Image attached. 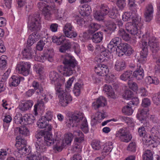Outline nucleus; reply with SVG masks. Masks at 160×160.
<instances>
[{
    "label": "nucleus",
    "mask_w": 160,
    "mask_h": 160,
    "mask_svg": "<svg viewBox=\"0 0 160 160\" xmlns=\"http://www.w3.org/2000/svg\"><path fill=\"white\" fill-rule=\"evenodd\" d=\"M41 17L39 13L36 12L29 16L28 18V27L30 30L35 32L30 35L27 41V44L29 47L32 46L34 43L38 40L39 36L36 32L40 30L41 28Z\"/></svg>",
    "instance_id": "nucleus-1"
},
{
    "label": "nucleus",
    "mask_w": 160,
    "mask_h": 160,
    "mask_svg": "<svg viewBox=\"0 0 160 160\" xmlns=\"http://www.w3.org/2000/svg\"><path fill=\"white\" fill-rule=\"evenodd\" d=\"M52 134L49 131H37L35 135L37 140L35 147L38 152H43L46 150V147L50 146L55 142Z\"/></svg>",
    "instance_id": "nucleus-2"
},
{
    "label": "nucleus",
    "mask_w": 160,
    "mask_h": 160,
    "mask_svg": "<svg viewBox=\"0 0 160 160\" xmlns=\"http://www.w3.org/2000/svg\"><path fill=\"white\" fill-rule=\"evenodd\" d=\"M82 121L80 128L85 133H87L89 131L87 120L81 112H75L68 117L66 122L67 125L69 128L77 127L79 123Z\"/></svg>",
    "instance_id": "nucleus-3"
},
{
    "label": "nucleus",
    "mask_w": 160,
    "mask_h": 160,
    "mask_svg": "<svg viewBox=\"0 0 160 160\" xmlns=\"http://www.w3.org/2000/svg\"><path fill=\"white\" fill-rule=\"evenodd\" d=\"M63 63L64 64L63 68V75L65 76L72 75L77 64L74 57L70 54L67 53L64 57Z\"/></svg>",
    "instance_id": "nucleus-4"
},
{
    "label": "nucleus",
    "mask_w": 160,
    "mask_h": 160,
    "mask_svg": "<svg viewBox=\"0 0 160 160\" xmlns=\"http://www.w3.org/2000/svg\"><path fill=\"white\" fill-rule=\"evenodd\" d=\"M57 87L58 89L56 90L59 98L60 103L62 106H65L72 101V97L69 93L64 91L62 87L59 88L58 87Z\"/></svg>",
    "instance_id": "nucleus-5"
},
{
    "label": "nucleus",
    "mask_w": 160,
    "mask_h": 160,
    "mask_svg": "<svg viewBox=\"0 0 160 160\" xmlns=\"http://www.w3.org/2000/svg\"><path fill=\"white\" fill-rule=\"evenodd\" d=\"M49 77L52 84L55 85V90L58 89L57 87H58L59 88L62 87V85L65 81L64 78H60L58 73L54 71L50 73Z\"/></svg>",
    "instance_id": "nucleus-6"
},
{
    "label": "nucleus",
    "mask_w": 160,
    "mask_h": 160,
    "mask_svg": "<svg viewBox=\"0 0 160 160\" xmlns=\"http://www.w3.org/2000/svg\"><path fill=\"white\" fill-rule=\"evenodd\" d=\"M116 137L121 141L128 142L132 138V136L125 128H122L117 131L115 134Z\"/></svg>",
    "instance_id": "nucleus-7"
},
{
    "label": "nucleus",
    "mask_w": 160,
    "mask_h": 160,
    "mask_svg": "<svg viewBox=\"0 0 160 160\" xmlns=\"http://www.w3.org/2000/svg\"><path fill=\"white\" fill-rule=\"evenodd\" d=\"M31 64L29 62H22L17 64L16 69L19 73L27 76L30 73Z\"/></svg>",
    "instance_id": "nucleus-8"
},
{
    "label": "nucleus",
    "mask_w": 160,
    "mask_h": 160,
    "mask_svg": "<svg viewBox=\"0 0 160 160\" xmlns=\"http://www.w3.org/2000/svg\"><path fill=\"white\" fill-rule=\"evenodd\" d=\"M148 111V110L147 108L140 109L138 111L139 113L137 114V117L143 124L142 127L149 126V122L147 119Z\"/></svg>",
    "instance_id": "nucleus-9"
},
{
    "label": "nucleus",
    "mask_w": 160,
    "mask_h": 160,
    "mask_svg": "<svg viewBox=\"0 0 160 160\" xmlns=\"http://www.w3.org/2000/svg\"><path fill=\"white\" fill-rule=\"evenodd\" d=\"M95 71L98 76L104 77L107 76L109 72L108 67L105 65H98L94 68Z\"/></svg>",
    "instance_id": "nucleus-10"
},
{
    "label": "nucleus",
    "mask_w": 160,
    "mask_h": 160,
    "mask_svg": "<svg viewBox=\"0 0 160 160\" xmlns=\"http://www.w3.org/2000/svg\"><path fill=\"white\" fill-rule=\"evenodd\" d=\"M148 45L147 42L143 41L142 42L141 48L142 50L141 51L140 58L139 61L140 62L144 63L146 60V58L148 55Z\"/></svg>",
    "instance_id": "nucleus-11"
},
{
    "label": "nucleus",
    "mask_w": 160,
    "mask_h": 160,
    "mask_svg": "<svg viewBox=\"0 0 160 160\" xmlns=\"http://www.w3.org/2000/svg\"><path fill=\"white\" fill-rule=\"evenodd\" d=\"M73 28L72 26L70 23H67L65 25L63 31L67 37L71 38L76 37L77 36V32L72 30Z\"/></svg>",
    "instance_id": "nucleus-12"
},
{
    "label": "nucleus",
    "mask_w": 160,
    "mask_h": 160,
    "mask_svg": "<svg viewBox=\"0 0 160 160\" xmlns=\"http://www.w3.org/2000/svg\"><path fill=\"white\" fill-rule=\"evenodd\" d=\"M148 45L153 53L157 52L160 49L159 43L154 37H152L149 39Z\"/></svg>",
    "instance_id": "nucleus-13"
},
{
    "label": "nucleus",
    "mask_w": 160,
    "mask_h": 160,
    "mask_svg": "<svg viewBox=\"0 0 160 160\" xmlns=\"http://www.w3.org/2000/svg\"><path fill=\"white\" fill-rule=\"evenodd\" d=\"M118 48L122 52L128 56L134 52V50L130 45L127 43H122L120 44V46H118Z\"/></svg>",
    "instance_id": "nucleus-14"
},
{
    "label": "nucleus",
    "mask_w": 160,
    "mask_h": 160,
    "mask_svg": "<svg viewBox=\"0 0 160 160\" xmlns=\"http://www.w3.org/2000/svg\"><path fill=\"white\" fill-rule=\"evenodd\" d=\"M37 125L38 127L40 128H46V130L48 131H51L52 127L47 122L46 120L44 118L41 117L37 122Z\"/></svg>",
    "instance_id": "nucleus-15"
},
{
    "label": "nucleus",
    "mask_w": 160,
    "mask_h": 160,
    "mask_svg": "<svg viewBox=\"0 0 160 160\" xmlns=\"http://www.w3.org/2000/svg\"><path fill=\"white\" fill-rule=\"evenodd\" d=\"M35 120V118L31 114L28 115L26 114L20 118V123L22 122L23 124L25 125L30 124L33 123Z\"/></svg>",
    "instance_id": "nucleus-16"
},
{
    "label": "nucleus",
    "mask_w": 160,
    "mask_h": 160,
    "mask_svg": "<svg viewBox=\"0 0 160 160\" xmlns=\"http://www.w3.org/2000/svg\"><path fill=\"white\" fill-rule=\"evenodd\" d=\"M153 12V7L152 5H148L146 8L144 12L145 20L146 22H149L152 18Z\"/></svg>",
    "instance_id": "nucleus-17"
},
{
    "label": "nucleus",
    "mask_w": 160,
    "mask_h": 160,
    "mask_svg": "<svg viewBox=\"0 0 160 160\" xmlns=\"http://www.w3.org/2000/svg\"><path fill=\"white\" fill-rule=\"evenodd\" d=\"M106 102V100L105 98L102 96H100L97 99L95 102L92 103V106L96 109L100 107L104 106Z\"/></svg>",
    "instance_id": "nucleus-18"
},
{
    "label": "nucleus",
    "mask_w": 160,
    "mask_h": 160,
    "mask_svg": "<svg viewBox=\"0 0 160 160\" xmlns=\"http://www.w3.org/2000/svg\"><path fill=\"white\" fill-rule=\"evenodd\" d=\"M33 104V102L31 100H27L21 103L18 106V108L22 111H26L31 108Z\"/></svg>",
    "instance_id": "nucleus-19"
},
{
    "label": "nucleus",
    "mask_w": 160,
    "mask_h": 160,
    "mask_svg": "<svg viewBox=\"0 0 160 160\" xmlns=\"http://www.w3.org/2000/svg\"><path fill=\"white\" fill-rule=\"evenodd\" d=\"M23 54L25 58H31L36 57V52L35 51L32 50L31 47H29L24 49L23 52Z\"/></svg>",
    "instance_id": "nucleus-20"
},
{
    "label": "nucleus",
    "mask_w": 160,
    "mask_h": 160,
    "mask_svg": "<svg viewBox=\"0 0 160 160\" xmlns=\"http://www.w3.org/2000/svg\"><path fill=\"white\" fill-rule=\"evenodd\" d=\"M126 30L132 35H136L138 32V28L136 26H134L133 24H132L131 22L126 24Z\"/></svg>",
    "instance_id": "nucleus-21"
},
{
    "label": "nucleus",
    "mask_w": 160,
    "mask_h": 160,
    "mask_svg": "<svg viewBox=\"0 0 160 160\" xmlns=\"http://www.w3.org/2000/svg\"><path fill=\"white\" fill-rule=\"evenodd\" d=\"M81 11L80 13L82 16H89L91 12V9L88 5L85 4L82 6L81 7Z\"/></svg>",
    "instance_id": "nucleus-22"
},
{
    "label": "nucleus",
    "mask_w": 160,
    "mask_h": 160,
    "mask_svg": "<svg viewBox=\"0 0 160 160\" xmlns=\"http://www.w3.org/2000/svg\"><path fill=\"white\" fill-rule=\"evenodd\" d=\"M139 68L135 71L133 72L132 76L138 80L142 79L144 77V71L142 68L140 66H139Z\"/></svg>",
    "instance_id": "nucleus-23"
},
{
    "label": "nucleus",
    "mask_w": 160,
    "mask_h": 160,
    "mask_svg": "<svg viewBox=\"0 0 160 160\" xmlns=\"http://www.w3.org/2000/svg\"><path fill=\"white\" fill-rule=\"evenodd\" d=\"M103 90L106 92V94L108 97L113 99L116 98V96L111 86L105 85L103 86Z\"/></svg>",
    "instance_id": "nucleus-24"
},
{
    "label": "nucleus",
    "mask_w": 160,
    "mask_h": 160,
    "mask_svg": "<svg viewBox=\"0 0 160 160\" xmlns=\"http://www.w3.org/2000/svg\"><path fill=\"white\" fill-rule=\"evenodd\" d=\"M72 42L70 40L66 39L63 43V45H62L59 48V51L61 52H65L66 51L70 49L72 46Z\"/></svg>",
    "instance_id": "nucleus-25"
},
{
    "label": "nucleus",
    "mask_w": 160,
    "mask_h": 160,
    "mask_svg": "<svg viewBox=\"0 0 160 160\" xmlns=\"http://www.w3.org/2000/svg\"><path fill=\"white\" fill-rule=\"evenodd\" d=\"M73 134L74 136L76 137H77L75 139V141L76 142L81 143L84 140V134L82 132L79 130H75L73 131Z\"/></svg>",
    "instance_id": "nucleus-26"
},
{
    "label": "nucleus",
    "mask_w": 160,
    "mask_h": 160,
    "mask_svg": "<svg viewBox=\"0 0 160 160\" xmlns=\"http://www.w3.org/2000/svg\"><path fill=\"white\" fill-rule=\"evenodd\" d=\"M103 37V33L99 32L94 34L91 38L92 41L95 43L101 42Z\"/></svg>",
    "instance_id": "nucleus-27"
},
{
    "label": "nucleus",
    "mask_w": 160,
    "mask_h": 160,
    "mask_svg": "<svg viewBox=\"0 0 160 160\" xmlns=\"http://www.w3.org/2000/svg\"><path fill=\"white\" fill-rule=\"evenodd\" d=\"M101 47L102 48H101L99 45L97 46L96 48V49H98V50H100L101 52L100 55L101 56L104 57H106L108 58H110L111 55V52L108 50H106L104 48H103L102 46Z\"/></svg>",
    "instance_id": "nucleus-28"
},
{
    "label": "nucleus",
    "mask_w": 160,
    "mask_h": 160,
    "mask_svg": "<svg viewBox=\"0 0 160 160\" xmlns=\"http://www.w3.org/2000/svg\"><path fill=\"white\" fill-rule=\"evenodd\" d=\"M141 19L140 17L135 15L134 16L132 17V23L134 26H136L140 28L143 25Z\"/></svg>",
    "instance_id": "nucleus-29"
},
{
    "label": "nucleus",
    "mask_w": 160,
    "mask_h": 160,
    "mask_svg": "<svg viewBox=\"0 0 160 160\" xmlns=\"http://www.w3.org/2000/svg\"><path fill=\"white\" fill-rule=\"evenodd\" d=\"M118 34L119 36L121 37L122 39L125 41H129L130 39L129 34L126 32L122 28H119Z\"/></svg>",
    "instance_id": "nucleus-30"
},
{
    "label": "nucleus",
    "mask_w": 160,
    "mask_h": 160,
    "mask_svg": "<svg viewBox=\"0 0 160 160\" xmlns=\"http://www.w3.org/2000/svg\"><path fill=\"white\" fill-rule=\"evenodd\" d=\"M22 77H19L17 76L13 75L11 77V82L10 83V86L16 87L18 86L20 80Z\"/></svg>",
    "instance_id": "nucleus-31"
},
{
    "label": "nucleus",
    "mask_w": 160,
    "mask_h": 160,
    "mask_svg": "<svg viewBox=\"0 0 160 160\" xmlns=\"http://www.w3.org/2000/svg\"><path fill=\"white\" fill-rule=\"evenodd\" d=\"M114 68L117 71H122L126 68L125 62L122 61H117L116 62Z\"/></svg>",
    "instance_id": "nucleus-32"
},
{
    "label": "nucleus",
    "mask_w": 160,
    "mask_h": 160,
    "mask_svg": "<svg viewBox=\"0 0 160 160\" xmlns=\"http://www.w3.org/2000/svg\"><path fill=\"white\" fill-rule=\"evenodd\" d=\"M100 28V25L93 23H91L88 28V33L89 34H92L98 30Z\"/></svg>",
    "instance_id": "nucleus-33"
},
{
    "label": "nucleus",
    "mask_w": 160,
    "mask_h": 160,
    "mask_svg": "<svg viewBox=\"0 0 160 160\" xmlns=\"http://www.w3.org/2000/svg\"><path fill=\"white\" fill-rule=\"evenodd\" d=\"M132 72L131 71H126L124 72L120 77V79L123 81H126L131 78L132 77Z\"/></svg>",
    "instance_id": "nucleus-34"
},
{
    "label": "nucleus",
    "mask_w": 160,
    "mask_h": 160,
    "mask_svg": "<svg viewBox=\"0 0 160 160\" xmlns=\"http://www.w3.org/2000/svg\"><path fill=\"white\" fill-rule=\"evenodd\" d=\"M66 39L64 36H62L59 37V38L56 36H54L52 38L53 42L56 43L58 45L63 44Z\"/></svg>",
    "instance_id": "nucleus-35"
},
{
    "label": "nucleus",
    "mask_w": 160,
    "mask_h": 160,
    "mask_svg": "<svg viewBox=\"0 0 160 160\" xmlns=\"http://www.w3.org/2000/svg\"><path fill=\"white\" fill-rule=\"evenodd\" d=\"M122 111V112L125 114L130 115L132 114L133 110L132 108L131 105L128 103L127 105L123 107Z\"/></svg>",
    "instance_id": "nucleus-36"
},
{
    "label": "nucleus",
    "mask_w": 160,
    "mask_h": 160,
    "mask_svg": "<svg viewBox=\"0 0 160 160\" xmlns=\"http://www.w3.org/2000/svg\"><path fill=\"white\" fill-rule=\"evenodd\" d=\"M82 84L78 82L76 83L75 84L73 91L74 93L76 96H78L79 95L80 93V90L82 88Z\"/></svg>",
    "instance_id": "nucleus-37"
},
{
    "label": "nucleus",
    "mask_w": 160,
    "mask_h": 160,
    "mask_svg": "<svg viewBox=\"0 0 160 160\" xmlns=\"http://www.w3.org/2000/svg\"><path fill=\"white\" fill-rule=\"evenodd\" d=\"M99 11L102 13V14L105 15V16L107 15L109 12H110L109 14V15L111 13V12H109V9L108 7L105 4H102L101 5L100 9Z\"/></svg>",
    "instance_id": "nucleus-38"
},
{
    "label": "nucleus",
    "mask_w": 160,
    "mask_h": 160,
    "mask_svg": "<svg viewBox=\"0 0 160 160\" xmlns=\"http://www.w3.org/2000/svg\"><path fill=\"white\" fill-rule=\"evenodd\" d=\"M48 52L46 53H44L42 56V57L43 59L44 58L45 59H47L50 62H52L53 61L52 56L50 55V52H53V49H48Z\"/></svg>",
    "instance_id": "nucleus-39"
},
{
    "label": "nucleus",
    "mask_w": 160,
    "mask_h": 160,
    "mask_svg": "<svg viewBox=\"0 0 160 160\" xmlns=\"http://www.w3.org/2000/svg\"><path fill=\"white\" fill-rule=\"evenodd\" d=\"M113 148L112 143L111 142H108L106 143L104 147L103 152L105 153H109L112 151Z\"/></svg>",
    "instance_id": "nucleus-40"
},
{
    "label": "nucleus",
    "mask_w": 160,
    "mask_h": 160,
    "mask_svg": "<svg viewBox=\"0 0 160 160\" xmlns=\"http://www.w3.org/2000/svg\"><path fill=\"white\" fill-rule=\"evenodd\" d=\"M152 155L153 154L151 151L147 150L143 155V160H153Z\"/></svg>",
    "instance_id": "nucleus-41"
},
{
    "label": "nucleus",
    "mask_w": 160,
    "mask_h": 160,
    "mask_svg": "<svg viewBox=\"0 0 160 160\" xmlns=\"http://www.w3.org/2000/svg\"><path fill=\"white\" fill-rule=\"evenodd\" d=\"M19 132L20 134L24 136H28L29 134L28 129L25 126H21L19 128Z\"/></svg>",
    "instance_id": "nucleus-42"
},
{
    "label": "nucleus",
    "mask_w": 160,
    "mask_h": 160,
    "mask_svg": "<svg viewBox=\"0 0 160 160\" xmlns=\"http://www.w3.org/2000/svg\"><path fill=\"white\" fill-rule=\"evenodd\" d=\"M104 16L100 11H96L94 14V18L99 21L103 20Z\"/></svg>",
    "instance_id": "nucleus-43"
},
{
    "label": "nucleus",
    "mask_w": 160,
    "mask_h": 160,
    "mask_svg": "<svg viewBox=\"0 0 160 160\" xmlns=\"http://www.w3.org/2000/svg\"><path fill=\"white\" fill-rule=\"evenodd\" d=\"M16 143L15 145H17V144L20 145V146H26V141L25 140L22 138L20 136H18L16 138Z\"/></svg>",
    "instance_id": "nucleus-44"
},
{
    "label": "nucleus",
    "mask_w": 160,
    "mask_h": 160,
    "mask_svg": "<svg viewBox=\"0 0 160 160\" xmlns=\"http://www.w3.org/2000/svg\"><path fill=\"white\" fill-rule=\"evenodd\" d=\"M106 25L108 29L111 31H114L116 28V24L112 21H107L106 22Z\"/></svg>",
    "instance_id": "nucleus-45"
},
{
    "label": "nucleus",
    "mask_w": 160,
    "mask_h": 160,
    "mask_svg": "<svg viewBox=\"0 0 160 160\" xmlns=\"http://www.w3.org/2000/svg\"><path fill=\"white\" fill-rule=\"evenodd\" d=\"M7 57L6 56H2L0 58V68L3 69L7 65V61L6 60Z\"/></svg>",
    "instance_id": "nucleus-46"
},
{
    "label": "nucleus",
    "mask_w": 160,
    "mask_h": 160,
    "mask_svg": "<svg viewBox=\"0 0 160 160\" xmlns=\"http://www.w3.org/2000/svg\"><path fill=\"white\" fill-rule=\"evenodd\" d=\"M128 85L129 87L134 91H137L138 89V87L137 84L135 82L132 81H129L128 82Z\"/></svg>",
    "instance_id": "nucleus-47"
},
{
    "label": "nucleus",
    "mask_w": 160,
    "mask_h": 160,
    "mask_svg": "<svg viewBox=\"0 0 160 160\" xmlns=\"http://www.w3.org/2000/svg\"><path fill=\"white\" fill-rule=\"evenodd\" d=\"M145 80L146 82H147V80L148 81V83L149 84L153 83L157 85L159 83V80L156 77H154L152 78L151 77H149L148 78H147ZM147 83H148V82H147Z\"/></svg>",
    "instance_id": "nucleus-48"
},
{
    "label": "nucleus",
    "mask_w": 160,
    "mask_h": 160,
    "mask_svg": "<svg viewBox=\"0 0 160 160\" xmlns=\"http://www.w3.org/2000/svg\"><path fill=\"white\" fill-rule=\"evenodd\" d=\"M133 96L132 92L130 90L127 89L125 91L123 96L126 99H129L131 98Z\"/></svg>",
    "instance_id": "nucleus-49"
},
{
    "label": "nucleus",
    "mask_w": 160,
    "mask_h": 160,
    "mask_svg": "<svg viewBox=\"0 0 160 160\" xmlns=\"http://www.w3.org/2000/svg\"><path fill=\"white\" fill-rule=\"evenodd\" d=\"M132 13L131 12H125L122 15V18L124 21H127L132 19Z\"/></svg>",
    "instance_id": "nucleus-50"
},
{
    "label": "nucleus",
    "mask_w": 160,
    "mask_h": 160,
    "mask_svg": "<svg viewBox=\"0 0 160 160\" xmlns=\"http://www.w3.org/2000/svg\"><path fill=\"white\" fill-rule=\"evenodd\" d=\"M73 135L72 133H70L65 135V140L66 143L68 145L70 143L72 140Z\"/></svg>",
    "instance_id": "nucleus-51"
},
{
    "label": "nucleus",
    "mask_w": 160,
    "mask_h": 160,
    "mask_svg": "<svg viewBox=\"0 0 160 160\" xmlns=\"http://www.w3.org/2000/svg\"><path fill=\"white\" fill-rule=\"evenodd\" d=\"M29 160H42L41 155L40 153L37 154H33L28 157Z\"/></svg>",
    "instance_id": "nucleus-52"
},
{
    "label": "nucleus",
    "mask_w": 160,
    "mask_h": 160,
    "mask_svg": "<svg viewBox=\"0 0 160 160\" xmlns=\"http://www.w3.org/2000/svg\"><path fill=\"white\" fill-rule=\"evenodd\" d=\"M127 149L128 151L134 152L136 150V144L134 142H131L127 147Z\"/></svg>",
    "instance_id": "nucleus-53"
},
{
    "label": "nucleus",
    "mask_w": 160,
    "mask_h": 160,
    "mask_svg": "<svg viewBox=\"0 0 160 160\" xmlns=\"http://www.w3.org/2000/svg\"><path fill=\"white\" fill-rule=\"evenodd\" d=\"M117 4L120 9H123L126 5L125 0H117Z\"/></svg>",
    "instance_id": "nucleus-54"
},
{
    "label": "nucleus",
    "mask_w": 160,
    "mask_h": 160,
    "mask_svg": "<svg viewBox=\"0 0 160 160\" xmlns=\"http://www.w3.org/2000/svg\"><path fill=\"white\" fill-rule=\"evenodd\" d=\"M49 9H50V7L49 6V8L48 7L46 9H44V10L42 11L45 19L48 20L49 19L51 15V12Z\"/></svg>",
    "instance_id": "nucleus-55"
},
{
    "label": "nucleus",
    "mask_w": 160,
    "mask_h": 160,
    "mask_svg": "<svg viewBox=\"0 0 160 160\" xmlns=\"http://www.w3.org/2000/svg\"><path fill=\"white\" fill-rule=\"evenodd\" d=\"M38 7L40 10L43 11L44 9H46L48 7L49 8V6L47 4V2H40L38 3Z\"/></svg>",
    "instance_id": "nucleus-56"
},
{
    "label": "nucleus",
    "mask_w": 160,
    "mask_h": 160,
    "mask_svg": "<svg viewBox=\"0 0 160 160\" xmlns=\"http://www.w3.org/2000/svg\"><path fill=\"white\" fill-rule=\"evenodd\" d=\"M45 42H47V41L43 40H40L37 44V49L38 51H42L45 44Z\"/></svg>",
    "instance_id": "nucleus-57"
},
{
    "label": "nucleus",
    "mask_w": 160,
    "mask_h": 160,
    "mask_svg": "<svg viewBox=\"0 0 160 160\" xmlns=\"http://www.w3.org/2000/svg\"><path fill=\"white\" fill-rule=\"evenodd\" d=\"M53 117L52 113L51 111H48L46 113L44 116H42V117L44 118V119H46L47 121L49 122L52 120Z\"/></svg>",
    "instance_id": "nucleus-58"
},
{
    "label": "nucleus",
    "mask_w": 160,
    "mask_h": 160,
    "mask_svg": "<svg viewBox=\"0 0 160 160\" xmlns=\"http://www.w3.org/2000/svg\"><path fill=\"white\" fill-rule=\"evenodd\" d=\"M72 46L74 49L75 52L77 54H79L80 52V49L79 45L77 43L72 42Z\"/></svg>",
    "instance_id": "nucleus-59"
},
{
    "label": "nucleus",
    "mask_w": 160,
    "mask_h": 160,
    "mask_svg": "<svg viewBox=\"0 0 160 160\" xmlns=\"http://www.w3.org/2000/svg\"><path fill=\"white\" fill-rule=\"evenodd\" d=\"M32 85L35 89H38L40 92H42L43 91V88L39 86L38 82L36 81H34L32 84Z\"/></svg>",
    "instance_id": "nucleus-60"
},
{
    "label": "nucleus",
    "mask_w": 160,
    "mask_h": 160,
    "mask_svg": "<svg viewBox=\"0 0 160 160\" xmlns=\"http://www.w3.org/2000/svg\"><path fill=\"white\" fill-rule=\"evenodd\" d=\"M158 129V128L157 126L153 127L151 129L150 132L152 137H158V135H159L158 130H157L156 129Z\"/></svg>",
    "instance_id": "nucleus-61"
},
{
    "label": "nucleus",
    "mask_w": 160,
    "mask_h": 160,
    "mask_svg": "<svg viewBox=\"0 0 160 160\" xmlns=\"http://www.w3.org/2000/svg\"><path fill=\"white\" fill-rule=\"evenodd\" d=\"M92 148L95 150H98L101 148L100 142L98 141L93 142L91 143Z\"/></svg>",
    "instance_id": "nucleus-62"
},
{
    "label": "nucleus",
    "mask_w": 160,
    "mask_h": 160,
    "mask_svg": "<svg viewBox=\"0 0 160 160\" xmlns=\"http://www.w3.org/2000/svg\"><path fill=\"white\" fill-rule=\"evenodd\" d=\"M138 133L140 137H145L146 135V132L143 127L141 126L138 129Z\"/></svg>",
    "instance_id": "nucleus-63"
},
{
    "label": "nucleus",
    "mask_w": 160,
    "mask_h": 160,
    "mask_svg": "<svg viewBox=\"0 0 160 160\" xmlns=\"http://www.w3.org/2000/svg\"><path fill=\"white\" fill-rule=\"evenodd\" d=\"M151 104L150 100L148 98H145L142 101V105L144 107H147L150 106Z\"/></svg>",
    "instance_id": "nucleus-64"
}]
</instances>
